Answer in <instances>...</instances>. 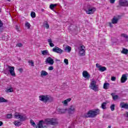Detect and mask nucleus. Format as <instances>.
Returning a JSON list of instances; mask_svg holds the SVG:
<instances>
[{
  "instance_id": "1",
  "label": "nucleus",
  "mask_w": 128,
  "mask_h": 128,
  "mask_svg": "<svg viewBox=\"0 0 128 128\" xmlns=\"http://www.w3.org/2000/svg\"><path fill=\"white\" fill-rule=\"evenodd\" d=\"M100 114V110L95 109L94 110H90L87 113L84 115V118H96L98 114Z\"/></svg>"
},
{
  "instance_id": "2",
  "label": "nucleus",
  "mask_w": 128,
  "mask_h": 128,
  "mask_svg": "<svg viewBox=\"0 0 128 128\" xmlns=\"http://www.w3.org/2000/svg\"><path fill=\"white\" fill-rule=\"evenodd\" d=\"M39 100L44 104H46L48 102H54V98L48 95H40L39 96Z\"/></svg>"
},
{
  "instance_id": "3",
  "label": "nucleus",
  "mask_w": 128,
  "mask_h": 128,
  "mask_svg": "<svg viewBox=\"0 0 128 128\" xmlns=\"http://www.w3.org/2000/svg\"><path fill=\"white\" fill-rule=\"evenodd\" d=\"M87 10H85L87 14H92L96 10V8L92 7L90 5L87 6Z\"/></svg>"
},
{
  "instance_id": "4",
  "label": "nucleus",
  "mask_w": 128,
  "mask_h": 128,
  "mask_svg": "<svg viewBox=\"0 0 128 128\" xmlns=\"http://www.w3.org/2000/svg\"><path fill=\"white\" fill-rule=\"evenodd\" d=\"M89 88H90L91 90H94V92H98V86H96V82L94 80H92Z\"/></svg>"
},
{
  "instance_id": "5",
  "label": "nucleus",
  "mask_w": 128,
  "mask_h": 128,
  "mask_svg": "<svg viewBox=\"0 0 128 128\" xmlns=\"http://www.w3.org/2000/svg\"><path fill=\"white\" fill-rule=\"evenodd\" d=\"M15 118L18 120L20 118V122H24L26 120V116L24 115H20L18 113H16L14 114Z\"/></svg>"
},
{
  "instance_id": "6",
  "label": "nucleus",
  "mask_w": 128,
  "mask_h": 128,
  "mask_svg": "<svg viewBox=\"0 0 128 128\" xmlns=\"http://www.w3.org/2000/svg\"><path fill=\"white\" fill-rule=\"evenodd\" d=\"M66 110H67L68 114H72L76 112V106L72 105L68 109H66Z\"/></svg>"
},
{
  "instance_id": "7",
  "label": "nucleus",
  "mask_w": 128,
  "mask_h": 128,
  "mask_svg": "<svg viewBox=\"0 0 128 128\" xmlns=\"http://www.w3.org/2000/svg\"><path fill=\"white\" fill-rule=\"evenodd\" d=\"M118 4L120 6H128V0H119Z\"/></svg>"
},
{
  "instance_id": "8",
  "label": "nucleus",
  "mask_w": 128,
  "mask_h": 128,
  "mask_svg": "<svg viewBox=\"0 0 128 128\" xmlns=\"http://www.w3.org/2000/svg\"><path fill=\"white\" fill-rule=\"evenodd\" d=\"M52 50L54 52H56V54H61L62 52H64V50H62L56 46L53 48Z\"/></svg>"
},
{
  "instance_id": "9",
  "label": "nucleus",
  "mask_w": 128,
  "mask_h": 128,
  "mask_svg": "<svg viewBox=\"0 0 128 128\" xmlns=\"http://www.w3.org/2000/svg\"><path fill=\"white\" fill-rule=\"evenodd\" d=\"M45 62L46 64H49L52 66V64H54V59H52V58L48 57L46 60Z\"/></svg>"
},
{
  "instance_id": "10",
  "label": "nucleus",
  "mask_w": 128,
  "mask_h": 128,
  "mask_svg": "<svg viewBox=\"0 0 128 128\" xmlns=\"http://www.w3.org/2000/svg\"><path fill=\"white\" fill-rule=\"evenodd\" d=\"M82 76L86 78V80H90V74H88V71L84 70L82 72Z\"/></svg>"
},
{
  "instance_id": "11",
  "label": "nucleus",
  "mask_w": 128,
  "mask_h": 128,
  "mask_svg": "<svg viewBox=\"0 0 128 128\" xmlns=\"http://www.w3.org/2000/svg\"><path fill=\"white\" fill-rule=\"evenodd\" d=\"M84 45H82L80 46V51H79V54L80 56H84V54H86V51L84 50Z\"/></svg>"
},
{
  "instance_id": "12",
  "label": "nucleus",
  "mask_w": 128,
  "mask_h": 128,
  "mask_svg": "<svg viewBox=\"0 0 128 128\" xmlns=\"http://www.w3.org/2000/svg\"><path fill=\"white\" fill-rule=\"evenodd\" d=\"M8 68L10 74H11L12 76H16V73H14V66H8Z\"/></svg>"
},
{
  "instance_id": "13",
  "label": "nucleus",
  "mask_w": 128,
  "mask_h": 128,
  "mask_svg": "<svg viewBox=\"0 0 128 128\" xmlns=\"http://www.w3.org/2000/svg\"><path fill=\"white\" fill-rule=\"evenodd\" d=\"M44 122L43 120H40L39 123L36 125V128H44V126H44Z\"/></svg>"
},
{
  "instance_id": "14",
  "label": "nucleus",
  "mask_w": 128,
  "mask_h": 128,
  "mask_svg": "<svg viewBox=\"0 0 128 128\" xmlns=\"http://www.w3.org/2000/svg\"><path fill=\"white\" fill-rule=\"evenodd\" d=\"M128 80V76L126 74H124L122 75L120 79V82L122 84H124Z\"/></svg>"
},
{
  "instance_id": "15",
  "label": "nucleus",
  "mask_w": 128,
  "mask_h": 128,
  "mask_svg": "<svg viewBox=\"0 0 128 128\" xmlns=\"http://www.w3.org/2000/svg\"><path fill=\"white\" fill-rule=\"evenodd\" d=\"M120 106L122 108H125L128 110V104H126L124 102L120 104Z\"/></svg>"
},
{
  "instance_id": "16",
  "label": "nucleus",
  "mask_w": 128,
  "mask_h": 128,
  "mask_svg": "<svg viewBox=\"0 0 128 128\" xmlns=\"http://www.w3.org/2000/svg\"><path fill=\"white\" fill-rule=\"evenodd\" d=\"M64 50L65 52H72V47L67 46L64 48Z\"/></svg>"
},
{
  "instance_id": "17",
  "label": "nucleus",
  "mask_w": 128,
  "mask_h": 128,
  "mask_svg": "<svg viewBox=\"0 0 128 128\" xmlns=\"http://www.w3.org/2000/svg\"><path fill=\"white\" fill-rule=\"evenodd\" d=\"M118 18L114 17L112 18V24H118Z\"/></svg>"
},
{
  "instance_id": "18",
  "label": "nucleus",
  "mask_w": 128,
  "mask_h": 128,
  "mask_svg": "<svg viewBox=\"0 0 128 128\" xmlns=\"http://www.w3.org/2000/svg\"><path fill=\"white\" fill-rule=\"evenodd\" d=\"M48 42L51 48H52L53 46H54V44L52 43V39L50 38L48 40Z\"/></svg>"
},
{
  "instance_id": "19",
  "label": "nucleus",
  "mask_w": 128,
  "mask_h": 128,
  "mask_svg": "<svg viewBox=\"0 0 128 128\" xmlns=\"http://www.w3.org/2000/svg\"><path fill=\"white\" fill-rule=\"evenodd\" d=\"M121 52H122V54H128V50L126 48H123Z\"/></svg>"
},
{
  "instance_id": "20",
  "label": "nucleus",
  "mask_w": 128,
  "mask_h": 128,
  "mask_svg": "<svg viewBox=\"0 0 128 128\" xmlns=\"http://www.w3.org/2000/svg\"><path fill=\"white\" fill-rule=\"evenodd\" d=\"M58 114H64L66 109H58Z\"/></svg>"
},
{
  "instance_id": "21",
  "label": "nucleus",
  "mask_w": 128,
  "mask_h": 128,
  "mask_svg": "<svg viewBox=\"0 0 128 128\" xmlns=\"http://www.w3.org/2000/svg\"><path fill=\"white\" fill-rule=\"evenodd\" d=\"M48 122L50 124H52V126H55V124H58V122H56V121H54V120H50Z\"/></svg>"
},
{
  "instance_id": "22",
  "label": "nucleus",
  "mask_w": 128,
  "mask_h": 128,
  "mask_svg": "<svg viewBox=\"0 0 128 128\" xmlns=\"http://www.w3.org/2000/svg\"><path fill=\"white\" fill-rule=\"evenodd\" d=\"M14 124H15L16 126H20L22 124V122L20 121H14Z\"/></svg>"
},
{
  "instance_id": "23",
  "label": "nucleus",
  "mask_w": 128,
  "mask_h": 128,
  "mask_svg": "<svg viewBox=\"0 0 128 128\" xmlns=\"http://www.w3.org/2000/svg\"><path fill=\"white\" fill-rule=\"evenodd\" d=\"M48 74L45 70H42L41 72V76H46Z\"/></svg>"
},
{
  "instance_id": "24",
  "label": "nucleus",
  "mask_w": 128,
  "mask_h": 128,
  "mask_svg": "<svg viewBox=\"0 0 128 128\" xmlns=\"http://www.w3.org/2000/svg\"><path fill=\"white\" fill-rule=\"evenodd\" d=\"M98 70L100 72H104V70H106V68L105 66H100Z\"/></svg>"
},
{
  "instance_id": "25",
  "label": "nucleus",
  "mask_w": 128,
  "mask_h": 128,
  "mask_svg": "<svg viewBox=\"0 0 128 128\" xmlns=\"http://www.w3.org/2000/svg\"><path fill=\"white\" fill-rule=\"evenodd\" d=\"M101 108H102V110H106V102H103L102 104Z\"/></svg>"
},
{
  "instance_id": "26",
  "label": "nucleus",
  "mask_w": 128,
  "mask_h": 128,
  "mask_svg": "<svg viewBox=\"0 0 128 128\" xmlns=\"http://www.w3.org/2000/svg\"><path fill=\"white\" fill-rule=\"evenodd\" d=\"M4 26V24L2 23V21L0 20V33L2 32V26Z\"/></svg>"
},
{
  "instance_id": "27",
  "label": "nucleus",
  "mask_w": 128,
  "mask_h": 128,
  "mask_svg": "<svg viewBox=\"0 0 128 128\" xmlns=\"http://www.w3.org/2000/svg\"><path fill=\"white\" fill-rule=\"evenodd\" d=\"M41 52L43 56H48V50H42Z\"/></svg>"
},
{
  "instance_id": "28",
  "label": "nucleus",
  "mask_w": 128,
  "mask_h": 128,
  "mask_svg": "<svg viewBox=\"0 0 128 128\" xmlns=\"http://www.w3.org/2000/svg\"><path fill=\"white\" fill-rule=\"evenodd\" d=\"M108 86H110V84L108 83H104V90H108Z\"/></svg>"
},
{
  "instance_id": "29",
  "label": "nucleus",
  "mask_w": 128,
  "mask_h": 128,
  "mask_svg": "<svg viewBox=\"0 0 128 128\" xmlns=\"http://www.w3.org/2000/svg\"><path fill=\"white\" fill-rule=\"evenodd\" d=\"M0 102H8V100H6L3 97H0Z\"/></svg>"
},
{
  "instance_id": "30",
  "label": "nucleus",
  "mask_w": 128,
  "mask_h": 128,
  "mask_svg": "<svg viewBox=\"0 0 128 128\" xmlns=\"http://www.w3.org/2000/svg\"><path fill=\"white\" fill-rule=\"evenodd\" d=\"M28 63L31 66H34V61L32 60H30L28 61Z\"/></svg>"
},
{
  "instance_id": "31",
  "label": "nucleus",
  "mask_w": 128,
  "mask_h": 128,
  "mask_svg": "<svg viewBox=\"0 0 128 128\" xmlns=\"http://www.w3.org/2000/svg\"><path fill=\"white\" fill-rule=\"evenodd\" d=\"M56 4H51L50 6V10H54V8H56Z\"/></svg>"
},
{
  "instance_id": "32",
  "label": "nucleus",
  "mask_w": 128,
  "mask_h": 128,
  "mask_svg": "<svg viewBox=\"0 0 128 128\" xmlns=\"http://www.w3.org/2000/svg\"><path fill=\"white\" fill-rule=\"evenodd\" d=\"M112 98L114 100H118V95H113L112 96Z\"/></svg>"
},
{
  "instance_id": "33",
  "label": "nucleus",
  "mask_w": 128,
  "mask_h": 128,
  "mask_svg": "<svg viewBox=\"0 0 128 128\" xmlns=\"http://www.w3.org/2000/svg\"><path fill=\"white\" fill-rule=\"evenodd\" d=\"M25 26H26V28H30V24L28 23V22H26L25 24Z\"/></svg>"
},
{
  "instance_id": "34",
  "label": "nucleus",
  "mask_w": 128,
  "mask_h": 128,
  "mask_svg": "<svg viewBox=\"0 0 128 128\" xmlns=\"http://www.w3.org/2000/svg\"><path fill=\"white\" fill-rule=\"evenodd\" d=\"M14 92V89L12 88L7 89L6 90V92Z\"/></svg>"
},
{
  "instance_id": "35",
  "label": "nucleus",
  "mask_w": 128,
  "mask_h": 128,
  "mask_svg": "<svg viewBox=\"0 0 128 128\" xmlns=\"http://www.w3.org/2000/svg\"><path fill=\"white\" fill-rule=\"evenodd\" d=\"M121 36L124 38H128V36L126 34H121Z\"/></svg>"
},
{
  "instance_id": "36",
  "label": "nucleus",
  "mask_w": 128,
  "mask_h": 128,
  "mask_svg": "<svg viewBox=\"0 0 128 128\" xmlns=\"http://www.w3.org/2000/svg\"><path fill=\"white\" fill-rule=\"evenodd\" d=\"M30 122L32 126H36V123L34 122L32 120H30Z\"/></svg>"
},
{
  "instance_id": "37",
  "label": "nucleus",
  "mask_w": 128,
  "mask_h": 128,
  "mask_svg": "<svg viewBox=\"0 0 128 128\" xmlns=\"http://www.w3.org/2000/svg\"><path fill=\"white\" fill-rule=\"evenodd\" d=\"M30 16L32 18H36V13L34 12H32L30 14Z\"/></svg>"
},
{
  "instance_id": "38",
  "label": "nucleus",
  "mask_w": 128,
  "mask_h": 128,
  "mask_svg": "<svg viewBox=\"0 0 128 128\" xmlns=\"http://www.w3.org/2000/svg\"><path fill=\"white\" fill-rule=\"evenodd\" d=\"M44 26L45 28H47V29L50 28V25H48V22L45 23L44 24Z\"/></svg>"
},
{
  "instance_id": "39",
  "label": "nucleus",
  "mask_w": 128,
  "mask_h": 128,
  "mask_svg": "<svg viewBox=\"0 0 128 128\" xmlns=\"http://www.w3.org/2000/svg\"><path fill=\"white\" fill-rule=\"evenodd\" d=\"M16 46H18V48H22V44L18 43L16 44Z\"/></svg>"
},
{
  "instance_id": "40",
  "label": "nucleus",
  "mask_w": 128,
  "mask_h": 128,
  "mask_svg": "<svg viewBox=\"0 0 128 128\" xmlns=\"http://www.w3.org/2000/svg\"><path fill=\"white\" fill-rule=\"evenodd\" d=\"M12 118V114H7V116H6L7 118Z\"/></svg>"
},
{
  "instance_id": "41",
  "label": "nucleus",
  "mask_w": 128,
  "mask_h": 128,
  "mask_svg": "<svg viewBox=\"0 0 128 128\" xmlns=\"http://www.w3.org/2000/svg\"><path fill=\"white\" fill-rule=\"evenodd\" d=\"M64 62L66 64H68V59L65 58L64 60Z\"/></svg>"
},
{
  "instance_id": "42",
  "label": "nucleus",
  "mask_w": 128,
  "mask_h": 128,
  "mask_svg": "<svg viewBox=\"0 0 128 128\" xmlns=\"http://www.w3.org/2000/svg\"><path fill=\"white\" fill-rule=\"evenodd\" d=\"M48 70H54V66H50L48 68Z\"/></svg>"
},
{
  "instance_id": "43",
  "label": "nucleus",
  "mask_w": 128,
  "mask_h": 128,
  "mask_svg": "<svg viewBox=\"0 0 128 128\" xmlns=\"http://www.w3.org/2000/svg\"><path fill=\"white\" fill-rule=\"evenodd\" d=\"M62 104H64L65 106H66V104H68V101H66V100H64V101H63Z\"/></svg>"
},
{
  "instance_id": "44",
  "label": "nucleus",
  "mask_w": 128,
  "mask_h": 128,
  "mask_svg": "<svg viewBox=\"0 0 128 128\" xmlns=\"http://www.w3.org/2000/svg\"><path fill=\"white\" fill-rule=\"evenodd\" d=\"M102 66L98 64H96V68H100V67L101 66Z\"/></svg>"
},
{
  "instance_id": "45",
  "label": "nucleus",
  "mask_w": 128,
  "mask_h": 128,
  "mask_svg": "<svg viewBox=\"0 0 128 128\" xmlns=\"http://www.w3.org/2000/svg\"><path fill=\"white\" fill-rule=\"evenodd\" d=\"M66 100L67 102H70V100H72V98H68L66 99Z\"/></svg>"
},
{
  "instance_id": "46",
  "label": "nucleus",
  "mask_w": 128,
  "mask_h": 128,
  "mask_svg": "<svg viewBox=\"0 0 128 128\" xmlns=\"http://www.w3.org/2000/svg\"><path fill=\"white\" fill-rule=\"evenodd\" d=\"M116 80V78L114 76H112V81L114 82V80Z\"/></svg>"
},
{
  "instance_id": "47",
  "label": "nucleus",
  "mask_w": 128,
  "mask_h": 128,
  "mask_svg": "<svg viewBox=\"0 0 128 128\" xmlns=\"http://www.w3.org/2000/svg\"><path fill=\"white\" fill-rule=\"evenodd\" d=\"M112 22H109V26L110 28H112Z\"/></svg>"
},
{
  "instance_id": "48",
  "label": "nucleus",
  "mask_w": 128,
  "mask_h": 128,
  "mask_svg": "<svg viewBox=\"0 0 128 128\" xmlns=\"http://www.w3.org/2000/svg\"><path fill=\"white\" fill-rule=\"evenodd\" d=\"M2 124H4V123L0 121V126H2Z\"/></svg>"
},
{
  "instance_id": "49",
  "label": "nucleus",
  "mask_w": 128,
  "mask_h": 128,
  "mask_svg": "<svg viewBox=\"0 0 128 128\" xmlns=\"http://www.w3.org/2000/svg\"><path fill=\"white\" fill-rule=\"evenodd\" d=\"M114 106H115L114 104H112V110H114Z\"/></svg>"
},
{
  "instance_id": "50",
  "label": "nucleus",
  "mask_w": 128,
  "mask_h": 128,
  "mask_svg": "<svg viewBox=\"0 0 128 128\" xmlns=\"http://www.w3.org/2000/svg\"><path fill=\"white\" fill-rule=\"evenodd\" d=\"M126 117L128 118V112H126Z\"/></svg>"
},
{
  "instance_id": "51",
  "label": "nucleus",
  "mask_w": 128,
  "mask_h": 128,
  "mask_svg": "<svg viewBox=\"0 0 128 128\" xmlns=\"http://www.w3.org/2000/svg\"><path fill=\"white\" fill-rule=\"evenodd\" d=\"M110 110H112V104L111 106H110Z\"/></svg>"
},
{
  "instance_id": "52",
  "label": "nucleus",
  "mask_w": 128,
  "mask_h": 128,
  "mask_svg": "<svg viewBox=\"0 0 128 128\" xmlns=\"http://www.w3.org/2000/svg\"><path fill=\"white\" fill-rule=\"evenodd\" d=\"M19 72H22V69L20 68L19 69Z\"/></svg>"
},
{
  "instance_id": "53",
  "label": "nucleus",
  "mask_w": 128,
  "mask_h": 128,
  "mask_svg": "<svg viewBox=\"0 0 128 128\" xmlns=\"http://www.w3.org/2000/svg\"><path fill=\"white\" fill-rule=\"evenodd\" d=\"M115 2H116V0H112V4H114Z\"/></svg>"
},
{
  "instance_id": "54",
  "label": "nucleus",
  "mask_w": 128,
  "mask_h": 128,
  "mask_svg": "<svg viewBox=\"0 0 128 128\" xmlns=\"http://www.w3.org/2000/svg\"><path fill=\"white\" fill-rule=\"evenodd\" d=\"M110 4H112V0H110Z\"/></svg>"
},
{
  "instance_id": "55",
  "label": "nucleus",
  "mask_w": 128,
  "mask_h": 128,
  "mask_svg": "<svg viewBox=\"0 0 128 128\" xmlns=\"http://www.w3.org/2000/svg\"><path fill=\"white\" fill-rule=\"evenodd\" d=\"M108 128H112V126H108Z\"/></svg>"
},
{
  "instance_id": "56",
  "label": "nucleus",
  "mask_w": 128,
  "mask_h": 128,
  "mask_svg": "<svg viewBox=\"0 0 128 128\" xmlns=\"http://www.w3.org/2000/svg\"><path fill=\"white\" fill-rule=\"evenodd\" d=\"M111 80H112V76H111Z\"/></svg>"
},
{
  "instance_id": "57",
  "label": "nucleus",
  "mask_w": 128,
  "mask_h": 128,
  "mask_svg": "<svg viewBox=\"0 0 128 128\" xmlns=\"http://www.w3.org/2000/svg\"><path fill=\"white\" fill-rule=\"evenodd\" d=\"M57 60L58 62H60V60Z\"/></svg>"
},
{
  "instance_id": "58",
  "label": "nucleus",
  "mask_w": 128,
  "mask_h": 128,
  "mask_svg": "<svg viewBox=\"0 0 128 128\" xmlns=\"http://www.w3.org/2000/svg\"><path fill=\"white\" fill-rule=\"evenodd\" d=\"M44 9H42V11L44 12Z\"/></svg>"
},
{
  "instance_id": "59",
  "label": "nucleus",
  "mask_w": 128,
  "mask_h": 128,
  "mask_svg": "<svg viewBox=\"0 0 128 128\" xmlns=\"http://www.w3.org/2000/svg\"><path fill=\"white\" fill-rule=\"evenodd\" d=\"M118 42V40H116V42Z\"/></svg>"
},
{
  "instance_id": "60",
  "label": "nucleus",
  "mask_w": 128,
  "mask_h": 128,
  "mask_svg": "<svg viewBox=\"0 0 128 128\" xmlns=\"http://www.w3.org/2000/svg\"><path fill=\"white\" fill-rule=\"evenodd\" d=\"M8 0V2H10V0Z\"/></svg>"
},
{
  "instance_id": "61",
  "label": "nucleus",
  "mask_w": 128,
  "mask_h": 128,
  "mask_svg": "<svg viewBox=\"0 0 128 128\" xmlns=\"http://www.w3.org/2000/svg\"><path fill=\"white\" fill-rule=\"evenodd\" d=\"M16 30H18V28H16Z\"/></svg>"
},
{
  "instance_id": "62",
  "label": "nucleus",
  "mask_w": 128,
  "mask_h": 128,
  "mask_svg": "<svg viewBox=\"0 0 128 128\" xmlns=\"http://www.w3.org/2000/svg\"><path fill=\"white\" fill-rule=\"evenodd\" d=\"M111 96H112V93L111 94Z\"/></svg>"
}]
</instances>
